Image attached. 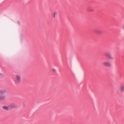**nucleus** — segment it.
<instances>
[{
    "label": "nucleus",
    "mask_w": 124,
    "mask_h": 124,
    "mask_svg": "<svg viewBox=\"0 0 124 124\" xmlns=\"http://www.w3.org/2000/svg\"><path fill=\"white\" fill-rule=\"evenodd\" d=\"M3 108L4 109L6 110H8L10 109L9 108V106H3Z\"/></svg>",
    "instance_id": "8"
},
{
    "label": "nucleus",
    "mask_w": 124,
    "mask_h": 124,
    "mask_svg": "<svg viewBox=\"0 0 124 124\" xmlns=\"http://www.w3.org/2000/svg\"><path fill=\"white\" fill-rule=\"evenodd\" d=\"M119 90L120 91L121 93H123L124 92V86L123 85H121L120 86Z\"/></svg>",
    "instance_id": "6"
},
{
    "label": "nucleus",
    "mask_w": 124,
    "mask_h": 124,
    "mask_svg": "<svg viewBox=\"0 0 124 124\" xmlns=\"http://www.w3.org/2000/svg\"><path fill=\"white\" fill-rule=\"evenodd\" d=\"M93 31L95 33L98 34H101L102 33V31L101 30L97 29H94Z\"/></svg>",
    "instance_id": "3"
},
{
    "label": "nucleus",
    "mask_w": 124,
    "mask_h": 124,
    "mask_svg": "<svg viewBox=\"0 0 124 124\" xmlns=\"http://www.w3.org/2000/svg\"><path fill=\"white\" fill-rule=\"evenodd\" d=\"M52 71L54 72H55L56 71V70L55 69H53L52 70Z\"/></svg>",
    "instance_id": "12"
},
{
    "label": "nucleus",
    "mask_w": 124,
    "mask_h": 124,
    "mask_svg": "<svg viewBox=\"0 0 124 124\" xmlns=\"http://www.w3.org/2000/svg\"><path fill=\"white\" fill-rule=\"evenodd\" d=\"M103 65L105 66H111V63L108 62H103Z\"/></svg>",
    "instance_id": "5"
},
{
    "label": "nucleus",
    "mask_w": 124,
    "mask_h": 124,
    "mask_svg": "<svg viewBox=\"0 0 124 124\" xmlns=\"http://www.w3.org/2000/svg\"><path fill=\"white\" fill-rule=\"evenodd\" d=\"M3 75L0 72V77H3Z\"/></svg>",
    "instance_id": "9"
},
{
    "label": "nucleus",
    "mask_w": 124,
    "mask_h": 124,
    "mask_svg": "<svg viewBox=\"0 0 124 124\" xmlns=\"http://www.w3.org/2000/svg\"><path fill=\"white\" fill-rule=\"evenodd\" d=\"M122 28L124 30V25L122 27Z\"/></svg>",
    "instance_id": "13"
},
{
    "label": "nucleus",
    "mask_w": 124,
    "mask_h": 124,
    "mask_svg": "<svg viewBox=\"0 0 124 124\" xmlns=\"http://www.w3.org/2000/svg\"><path fill=\"white\" fill-rule=\"evenodd\" d=\"M16 107V105L14 104H11L9 106V107L10 109L15 108Z\"/></svg>",
    "instance_id": "7"
},
{
    "label": "nucleus",
    "mask_w": 124,
    "mask_h": 124,
    "mask_svg": "<svg viewBox=\"0 0 124 124\" xmlns=\"http://www.w3.org/2000/svg\"><path fill=\"white\" fill-rule=\"evenodd\" d=\"M7 91L5 89H0V101L5 100L6 99V96L5 95H2L6 93Z\"/></svg>",
    "instance_id": "1"
},
{
    "label": "nucleus",
    "mask_w": 124,
    "mask_h": 124,
    "mask_svg": "<svg viewBox=\"0 0 124 124\" xmlns=\"http://www.w3.org/2000/svg\"><path fill=\"white\" fill-rule=\"evenodd\" d=\"M93 11V9L92 8L90 9L89 10V11L90 12Z\"/></svg>",
    "instance_id": "10"
},
{
    "label": "nucleus",
    "mask_w": 124,
    "mask_h": 124,
    "mask_svg": "<svg viewBox=\"0 0 124 124\" xmlns=\"http://www.w3.org/2000/svg\"><path fill=\"white\" fill-rule=\"evenodd\" d=\"M21 77L20 76L18 75H16V82L18 83H20L21 81Z\"/></svg>",
    "instance_id": "4"
},
{
    "label": "nucleus",
    "mask_w": 124,
    "mask_h": 124,
    "mask_svg": "<svg viewBox=\"0 0 124 124\" xmlns=\"http://www.w3.org/2000/svg\"><path fill=\"white\" fill-rule=\"evenodd\" d=\"M57 12H55L54 13V17H55V15L57 14Z\"/></svg>",
    "instance_id": "11"
},
{
    "label": "nucleus",
    "mask_w": 124,
    "mask_h": 124,
    "mask_svg": "<svg viewBox=\"0 0 124 124\" xmlns=\"http://www.w3.org/2000/svg\"><path fill=\"white\" fill-rule=\"evenodd\" d=\"M105 55L110 60H113V58L111 55L108 53H106Z\"/></svg>",
    "instance_id": "2"
}]
</instances>
